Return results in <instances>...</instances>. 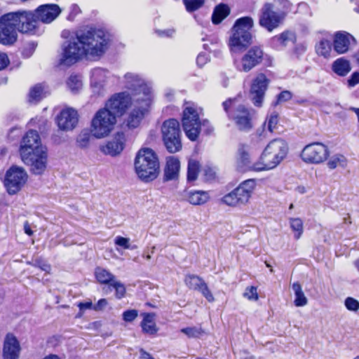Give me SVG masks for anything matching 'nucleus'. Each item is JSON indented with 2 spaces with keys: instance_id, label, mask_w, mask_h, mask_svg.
<instances>
[{
  "instance_id": "nucleus-1",
  "label": "nucleus",
  "mask_w": 359,
  "mask_h": 359,
  "mask_svg": "<svg viewBox=\"0 0 359 359\" xmlns=\"http://www.w3.org/2000/svg\"><path fill=\"white\" fill-rule=\"evenodd\" d=\"M57 4L39 6L34 12L18 11L3 15L0 18V43L13 44L18 38V32L34 35L38 33V22L50 23L60 14Z\"/></svg>"
},
{
  "instance_id": "nucleus-2",
  "label": "nucleus",
  "mask_w": 359,
  "mask_h": 359,
  "mask_svg": "<svg viewBox=\"0 0 359 359\" xmlns=\"http://www.w3.org/2000/svg\"><path fill=\"white\" fill-rule=\"evenodd\" d=\"M20 153L22 161L30 167L33 174L44 172L48 160L47 149L41 144L36 130H30L26 133L21 141Z\"/></svg>"
},
{
  "instance_id": "nucleus-3",
  "label": "nucleus",
  "mask_w": 359,
  "mask_h": 359,
  "mask_svg": "<svg viewBox=\"0 0 359 359\" xmlns=\"http://www.w3.org/2000/svg\"><path fill=\"white\" fill-rule=\"evenodd\" d=\"M79 40L91 57H99L107 50L109 43V34L102 29L89 27L76 32Z\"/></svg>"
},
{
  "instance_id": "nucleus-4",
  "label": "nucleus",
  "mask_w": 359,
  "mask_h": 359,
  "mask_svg": "<svg viewBox=\"0 0 359 359\" xmlns=\"http://www.w3.org/2000/svg\"><path fill=\"white\" fill-rule=\"evenodd\" d=\"M135 168L142 181L148 182L155 180L159 172V161L155 152L149 148L140 149L135 159Z\"/></svg>"
},
{
  "instance_id": "nucleus-5",
  "label": "nucleus",
  "mask_w": 359,
  "mask_h": 359,
  "mask_svg": "<svg viewBox=\"0 0 359 359\" xmlns=\"http://www.w3.org/2000/svg\"><path fill=\"white\" fill-rule=\"evenodd\" d=\"M253 26L254 20L250 16L242 17L236 20L229 42L231 51H241L252 43V35L250 30Z\"/></svg>"
},
{
  "instance_id": "nucleus-6",
  "label": "nucleus",
  "mask_w": 359,
  "mask_h": 359,
  "mask_svg": "<svg viewBox=\"0 0 359 359\" xmlns=\"http://www.w3.org/2000/svg\"><path fill=\"white\" fill-rule=\"evenodd\" d=\"M287 152L286 143L281 139L271 141L261 156V163H256L254 170H269L276 167L285 157Z\"/></svg>"
},
{
  "instance_id": "nucleus-7",
  "label": "nucleus",
  "mask_w": 359,
  "mask_h": 359,
  "mask_svg": "<svg viewBox=\"0 0 359 359\" xmlns=\"http://www.w3.org/2000/svg\"><path fill=\"white\" fill-rule=\"evenodd\" d=\"M116 123L115 116L107 108H101L94 114L90 122V133L97 139L107 137Z\"/></svg>"
},
{
  "instance_id": "nucleus-8",
  "label": "nucleus",
  "mask_w": 359,
  "mask_h": 359,
  "mask_svg": "<svg viewBox=\"0 0 359 359\" xmlns=\"http://www.w3.org/2000/svg\"><path fill=\"white\" fill-rule=\"evenodd\" d=\"M163 141L166 149L170 153L181 150V130L180 123L175 118L165 121L161 126Z\"/></svg>"
},
{
  "instance_id": "nucleus-9",
  "label": "nucleus",
  "mask_w": 359,
  "mask_h": 359,
  "mask_svg": "<svg viewBox=\"0 0 359 359\" xmlns=\"http://www.w3.org/2000/svg\"><path fill=\"white\" fill-rule=\"evenodd\" d=\"M186 104L183 111L182 127L187 137L191 141H196L201 132L199 114L193 102H186Z\"/></svg>"
},
{
  "instance_id": "nucleus-10",
  "label": "nucleus",
  "mask_w": 359,
  "mask_h": 359,
  "mask_svg": "<svg viewBox=\"0 0 359 359\" xmlns=\"http://www.w3.org/2000/svg\"><path fill=\"white\" fill-rule=\"evenodd\" d=\"M84 56H88L83 44L78 36L64 42L62 44V53L60 59V65L71 66L78 62Z\"/></svg>"
},
{
  "instance_id": "nucleus-11",
  "label": "nucleus",
  "mask_w": 359,
  "mask_h": 359,
  "mask_svg": "<svg viewBox=\"0 0 359 359\" xmlns=\"http://www.w3.org/2000/svg\"><path fill=\"white\" fill-rule=\"evenodd\" d=\"M126 87L133 93V101L144 102L145 105L151 104V88L138 75L127 73L125 75Z\"/></svg>"
},
{
  "instance_id": "nucleus-12",
  "label": "nucleus",
  "mask_w": 359,
  "mask_h": 359,
  "mask_svg": "<svg viewBox=\"0 0 359 359\" xmlns=\"http://www.w3.org/2000/svg\"><path fill=\"white\" fill-rule=\"evenodd\" d=\"M255 187V182L253 180H245L231 192L226 194L222 201L229 206L244 205L248 202Z\"/></svg>"
},
{
  "instance_id": "nucleus-13",
  "label": "nucleus",
  "mask_w": 359,
  "mask_h": 359,
  "mask_svg": "<svg viewBox=\"0 0 359 359\" xmlns=\"http://www.w3.org/2000/svg\"><path fill=\"white\" fill-rule=\"evenodd\" d=\"M283 21V15L273 10L271 3H265L259 10V25L269 32L278 28Z\"/></svg>"
},
{
  "instance_id": "nucleus-14",
  "label": "nucleus",
  "mask_w": 359,
  "mask_h": 359,
  "mask_svg": "<svg viewBox=\"0 0 359 359\" xmlns=\"http://www.w3.org/2000/svg\"><path fill=\"white\" fill-rule=\"evenodd\" d=\"M328 155L327 146L320 142H313L304 147L300 156L306 163L319 164L325 161Z\"/></svg>"
},
{
  "instance_id": "nucleus-15",
  "label": "nucleus",
  "mask_w": 359,
  "mask_h": 359,
  "mask_svg": "<svg viewBox=\"0 0 359 359\" xmlns=\"http://www.w3.org/2000/svg\"><path fill=\"white\" fill-rule=\"evenodd\" d=\"M27 179V172L22 168L16 165L10 168L6 172L4 180L8 194H16L25 184Z\"/></svg>"
},
{
  "instance_id": "nucleus-16",
  "label": "nucleus",
  "mask_w": 359,
  "mask_h": 359,
  "mask_svg": "<svg viewBox=\"0 0 359 359\" xmlns=\"http://www.w3.org/2000/svg\"><path fill=\"white\" fill-rule=\"evenodd\" d=\"M255 111L249 109L243 104L238 105L232 112V116L230 119L234 121L237 128L242 131L248 132L252 127V118Z\"/></svg>"
},
{
  "instance_id": "nucleus-17",
  "label": "nucleus",
  "mask_w": 359,
  "mask_h": 359,
  "mask_svg": "<svg viewBox=\"0 0 359 359\" xmlns=\"http://www.w3.org/2000/svg\"><path fill=\"white\" fill-rule=\"evenodd\" d=\"M132 102V97L126 92L114 95L105 104L104 108L112 113L115 118L121 116Z\"/></svg>"
},
{
  "instance_id": "nucleus-18",
  "label": "nucleus",
  "mask_w": 359,
  "mask_h": 359,
  "mask_svg": "<svg viewBox=\"0 0 359 359\" xmlns=\"http://www.w3.org/2000/svg\"><path fill=\"white\" fill-rule=\"evenodd\" d=\"M269 82V80L262 73L259 74L253 80L250 87V97L255 106L258 107L262 106Z\"/></svg>"
},
{
  "instance_id": "nucleus-19",
  "label": "nucleus",
  "mask_w": 359,
  "mask_h": 359,
  "mask_svg": "<svg viewBox=\"0 0 359 359\" xmlns=\"http://www.w3.org/2000/svg\"><path fill=\"white\" fill-rule=\"evenodd\" d=\"M264 51L260 46L251 47L241 59V71L250 72L255 67L262 63L264 59Z\"/></svg>"
},
{
  "instance_id": "nucleus-20",
  "label": "nucleus",
  "mask_w": 359,
  "mask_h": 359,
  "mask_svg": "<svg viewBox=\"0 0 359 359\" xmlns=\"http://www.w3.org/2000/svg\"><path fill=\"white\" fill-rule=\"evenodd\" d=\"M79 122V114L72 107L63 109L57 116V123L60 130H72L76 128Z\"/></svg>"
},
{
  "instance_id": "nucleus-21",
  "label": "nucleus",
  "mask_w": 359,
  "mask_h": 359,
  "mask_svg": "<svg viewBox=\"0 0 359 359\" xmlns=\"http://www.w3.org/2000/svg\"><path fill=\"white\" fill-rule=\"evenodd\" d=\"M184 282L189 288L201 292L208 302H214L215 298L212 292L205 282L201 278L196 275H187L185 277Z\"/></svg>"
},
{
  "instance_id": "nucleus-22",
  "label": "nucleus",
  "mask_w": 359,
  "mask_h": 359,
  "mask_svg": "<svg viewBox=\"0 0 359 359\" xmlns=\"http://www.w3.org/2000/svg\"><path fill=\"white\" fill-rule=\"evenodd\" d=\"M355 38L346 32H338L334 34L333 41L334 50L338 54H344L355 44Z\"/></svg>"
},
{
  "instance_id": "nucleus-23",
  "label": "nucleus",
  "mask_w": 359,
  "mask_h": 359,
  "mask_svg": "<svg viewBox=\"0 0 359 359\" xmlns=\"http://www.w3.org/2000/svg\"><path fill=\"white\" fill-rule=\"evenodd\" d=\"M21 347L18 339L13 334H7L4 343V359H18Z\"/></svg>"
},
{
  "instance_id": "nucleus-24",
  "label": "nucleus",
  "mask_w": 359,
  "mask_h": 359,
  "mask_svg": "<svg viewBox=\"0 0 359 359\" xmlns=\"http://www.w3.org/2000/svg\"><path fill=\"white\" fill-rule=\"evenodd\" d=\"M126 136L124 133L118 132L114 135V138L107 142L103 149V151L111 156H116L120 154L125 145Z\"/></svg>"
},
{
  "instance_id": "nucleus-25",
  "label": "nucleus",
  "mask_w": 359,
  "mask_h": 359,
  "mask_svg": "<svg viewBox=\"0 0 359 359\" xmlns=\"http://www.w3.org/2000/svg\"><path fill=\"white\" fill-rule=\"evenodd\" d=\"M248 150L249 147L248 145L244 144L238 145L236 154V166L240 171L243 172L248 169L254 170L253 166L256 163L251 165Z\"/></svg>"
},
{
  "instance_id": "nucleus-26",
  "label": "nucleus",
  "mask_w": 359,
  "mask_h": 359,
  "mask_svg": "<svg viewBox=\"0 0 359 359\" xmlns=\"http://www.w3.org/2000/svg\"><path fill=\"white\" fill-rule=\"evenodd\" d=\"M139 106L135 107L130 113L127 120L126 126L128 128H136L142 120L146 111L149 105H145L144 102H137Z\"/></svg>"
},
{
  "instance_id": "nucleus-27",
  "label": "nucleus",
  "mask_w": 359,
  "mask_h": 359,
  "mask_svg": "<svg viewBox=\"0 0 359 359\" xmlns=\"http://www.w3.org/2000/svg\"><path fill=\"white\" fill-rule=\"evenodd\" d=\"M180 168V161L173 156L167 158L166 165L164 169V180L170 181L178 177Z\"/></svg>"
},
{
  "instance_id": "nucleus-28",
  "label": "nucleus",
  "mask_w": 359,
  "mask_h": 359,
  "mask_svg": "<svg viewBox=\"0 0 359 359\" xmlns=\"http://www.w3.org/2000/svg\"><path fill=\"white\" fill-rule=\"evenodd\" d=\"M106 72L104 69L100 68L95 69L92 72L91 86L93 89V92L98 95L102 94L104 86L103 83L104 81L102 78L105 77Z\"/></svg>"
},
{
  "instance_id": "nucleus-29",
  "label": "nucleus",
  "mask_w": 359,
  "mask_h": 359,
  "mask_svg": "<svg viewBox=\"0 0 359 359\" xmlns=\"http://www.w3.org/2000/svg\"><path fill=\"white\" fill-rule=\"evenodd\" d=\"M187 201L192 205H202L208 201V192L203 191H190L187 193Z\"/></svg>"
},
{
  "instance_id": "nucleus-30",
  "label": "nucleus",
  "mask_w": 359,
  "mask_h": 359,
  "mask_svg": "<svg viewBox=\"0 0 359 359\" xmlns=\"http://www.w3.org/2000/svg\"><path fill=\"white\" fill-rule=\"evenodd\" d=\"M332 69L337 75L344 76L350 72L351 67L348 60L341 57L333 62Z\"/></svg>"
},
{
  "instance_id": "nucleus-31",
  "label": "nucleus",
  "mask_w": 359,
  "mask_h": 359,
  "mask_svg": "<svg viewBox=\"0 0 359 359\" xmlns=\"http://www.w3.org/2000/svg\"><path fill=\"white\" fill-rule=\"evenodd\" d=\"M230 13L229 7L224 4L217 6L212 15V22L215 25L219 24Z\"/></svg>"
},
{
  "instance_id": "nucleus-32",
  "label": "nucleus",
  "mask_w": 359,
  "mask_h": 359,
  "mask_svg": "<svg viewBox=\"0 0 359 359\" xmlns=\"http://www.w3.org/2000/svg\"><path fill=\"white\" fill-rule=\"evenodd\" d=\"M141 327L144 332L149 334H154L157 332L158 328L154 322V316L152 313H144V318L141 323Z\"/></svg>"
},
{
  "instance_id": "nucleus-33",
  "label": "nucleus",
  "mask_w": 359,
  "mask_h": 359,
  "mask_svg": "<svg viewBox=\"0 0 359 359\" xmlns=\"http://www.w3.org/2000/svg\"><path fill=\"white\" fill-rule=\"evenodd\" d=\"M347 158L341 154H336L333 156H332L327 163V167L331 169L334 170L337 168V167H341L342 168H344L347 165Z\"/></svg>"
},
{
  "instance_id": "nucleus-34",
  "label": "nucleus",
  "mask_w": 359,
  "mask_h": 359,
  "mask_svg": "<svg viewBox=\"0 0 359 359\" xmlns=\"http://www.w3.org/2000/svg\"><path fill=\"white\" fill-rule=\"evenodd\" d=\"M95 276L98 282L102 284H107L108 286L115 280V276L112 273L100 267L95 270Z\"/></svg>"
},
{
  "instance_id": "nucleus-35",
  "label": "nucleus",
  "mask_w": 359,
  "mask_h": 359,
  "mask_svg": "<svg viewBox=\"0 0 359 359\" xmlns=\"http://www.w3.org/2000/svg\"><path fill=\"white\" fill-rule=\"evenodd\" d=\"M295 299L294 304L297 307L305 306L308 304V299L302 291V287L298 283H293Z\"/></svg>"
},
{
  "instance_id": "nucleus-36",
  "label": "nucleus",
  "mask_w": 359,
  "mask_h": 359,
  "mask_svg": "<svg viewBox=\"0 0 359 359\" xmlns=\"http://www.w3.org/2000/svg\"><path fill=\"white\" fill-rule=\"evenodd\" d=\"M200 163L198 161L190 159L187 168V180L189 182L195 181L198 175Z\"/></svg>"
},
{
  "instance_id": "nucleus-37",
  "label": "nucleus",
  "mask_w": 359,
  "mask_h": 359,
  "mask_svg": "<svg viewBox=\"0 0 359 359\" xmlns=\"http://www.w3.org/2000/svg\"><path fill=\"white\" fill-rule=\"evenodd\" d=\"M104 290L107 292L108 291H111L112 290H115V296L117 299H121L125 296L126 294V287L124 285L121 283L120 281H118L115 280L114 281L111 282V285L107 286V288L104 287Z\"/></svg>"
},
{
  "instance_id": "nucleus-38",
  "label": "nucleus",
  "mask_w": 359,
  "mask_h": 359,
  "mask_svg": "<svg viewBox=\"0 0 359 359\" xmlns=\"http://www.w3.org/2000/svg\"><path fill=\"white\" fill-rule=\"evenodd\" d=\"M316 50L318 55L327 57L332 50L330 41L326 39L320 41L316 46Z\"/></svg>"
},
{
  "instance_id": "nucleus-39",
  "label": "nucleus",
  "mask_w": 359,
  "mask_h": 359,
  "mask_svg": "<svg viewBox=\"0 0 359 359\" xmlns=\"http://www.w3.org/2000/svg\"><path fill=\"white\" fill-rule=\"evenodd\" d=\"M90 130L84 129L81 130L76 137V145L81 149H86L88 147L91 137Z\"/></svg>"
},
{
  "instance_id": "nucleus-40",
  "label": "nucleus",
  "mask_w": 359,
  "mask_h": 359,
  "mask_svg": "<svg viewBox=\"0 0 359 359\" xmlns=\"http://www.w3.org/2000/svg\"><path fill=\"white\" fill-rule=\"evenodd\" d=\"M67 84L73 93H77L83 86L81 77L77 75H71L67 81Z\"/></svg>"
},
{
  "instance_id": "nucleus-41",
  "label": "nucleus",
  "mask_w": 359,
  "mask_h": 359,
  "mask_svg": "<svg viewBox=\"0 0 359 359\" xmlns=\"http://www.w3.org/2000/svg\"><path fill=\"white\" fill-rule=\"evenodd\" d=\"M291 33L289 31H285L279 35L274 36L271 38V42L274 44L279 45L284 48L287 46V43L290 41Z\"/></svg>"
},
{
  "instance_id": "nucleus-42",
  "label": "nucleus",
  "mask_w": 359,
  "mask_h": 359,
  "mask_svg": "<svg viewBox=\"0 0 359 359\" xmlns=\"http://www.w3.org/2000/svg\"><path fill=\"white\" fill-rule=\"evenodd\" d=\"M43 88L41 84L34 86L29 91V102H39L42 98Z\"/></svg>"
},
{
  "instance_id": "nucleus-43",
  "label": "nucleus",
  "mask_w": 359,
  "mask_h": 359,
  "mask_svg": "<svg viewBox=\"0 0 359 359\" xmlns=\"http://www.w3.org/2000/svg\"><path fill=\"white\" fill-rule=\"evenodd\" d=\"M180 332L186 334L189 338L199 337L203 333V330L201 327H184L181 329Z\"/></svg>"
},
{
  "instance_id": "nucleus-44",
  "label": "nucleus",
  "mask_w": 359,
  "mask_h": 359,
  "mask_svg": "<svg viewBox=\"0 0 359 359\" xmlns=\"http://www.w3.org/2000/svg\"><path fill=\"white\" fill-rule=\"evenodd\" d=\"M304 231L303 222L299 218L293 219V237L299 239Z\"/></svg>"
},
{
  "instance_id": "nucleus-45",
  "label": "nucleus",
  "mask_w": 359,
  "mask_h": 359,
  "mask_svg": "<svg viewBox=\"0 0 359 359\" xmlns=\"http://www.w3.org/2000/svg\"><path fill=\"white\" fill-rule=\"evenodd\" d=\"M188 12H193L200 8L204 4V0H183Z\"/></svg>"
},
{
  "instance_id": "nucleus-46",
  "label": "nucleus",
  "mask_w": 359,
  "mask_h": 359,
  "mask_svg": "<svg viewBox=\"0 0 359 359\" xmlns=\"http://www.w3.org/2000/svg\"><path fill=\"white\" fill-rule=\"evenodd\" d=\"M31 264L47 273H49L51 269L50 265L48 264L46 260L41 257H37L33 259Z\"/></svg>"
},
{
  "instance_id": "nucleus-47",
  "label": "nucleus",
  "mask_w": 359,
  "mask_h": 359,
  "mask_svg": "<svg viewBox=\"0 0 359 359\" xmlns=\"http://www.w3.org/2000/svg\"><path fill=\"white\" fill-rule=\"evenodd\" d=\"M267 128L270 133H273L277 126L278 122V116L276 112H273L266 119Z\"/></svg>"
},
{
  "instance_id": "nucleus-48",
  "label": "nucleus",
  "mask_w": 359,
  "mask_h": 359,
  "mask_svg": "<svg viewBox=\"0 0 359 359\" xmlns=\"http://www.w3.org/2000/svg\"><path fill=\"white\" fill-rule=\"evenodd\" d=\"M344 304L348 311L355 312L359 310V302L353 297H347Z\"/></svg>"
},
{
  "instance_id": "nucleus-49",
  "label": "nucleus",
  "mask_w": 359,
  "mask_h": 359,
  "mask_svg": "<svg viewBox=\"0 0 359 359\" xmlns=\"http://www.w3.org/2000/svg\"><path fill=\"white\" fill-rule=\"evenodd\" d=\"M244 297L250 300H257L258 294L257 287L254 286L247 287L245 292H244Z\"/></svg>"
},
{
  "instance_id": "nucleus-50",
  "label": "nucleus",
  "mask_w": 359,
  "mask_h": 359,
  "mask_svg": "<svg viewBox=\"0 0 359 359\" xmlns=\"http://www.w3.org/2000/svg\"><path fill=\"white\" fill-rule=\"evenodd\" d=\"M138 315V312L135 309L127 310L123 313V318L126 322H132Z\"/></svg>"
},
{
  "instance_id": "nucleus-51",
  "label": "nucleus",
  "mask_w": 359,
  "mask_h": 359,
  "mask_svg": "<svg viewBox=\"0 0 359 359\" xmlns=\"http://www.w3.org/2000/svg\"><path fill=\"white\" fill-rule=\"evenodd\" d=\"M116 245L122 247L123 249H128L130 248V239L122 236H116L114 240Z\"/></svg>"
},
{
  "instance_id": "nucleus-52",
  "label": "nucleus",
  "mask_w": 359,
  "mask_h": 359,
  "mask_svg": "<svg viewBox=\"0 0 359 359\" xmlns=\"http://www.w3.org/2000/svg\"><path fill=\"white\" fill-rule=\"evenodd\" d=\"M292 98V94L288 90H285L281 92L277 95V100L275 104H278L282 102H284L287 100H289Z\"/></svg>"
},
{
  "instance_id": "nucleus-53",
  "label": "nucleus",
  "mask_w": 359,
  "mask_h": 359,
  "mask_svg": "<svg viewBox=\"0 0 359 359\" xmlns=\"http://www.w3.org/2000/svg\"><path fill=\"white\" fill-rule=\"evenodd\" d=\"M235 100L236 99L229 98L222 103L224 110L226 112L229 118H231L232 116V112H231L229 109L233 106V104L235 102Z\"/></svg>"
},
{
  "instance_id": "nucleus-54",
  "label": "nucleus",
  "mask_w": 359,
  "mask_h": 359,
  "mask_svg": "<svg viewBox=\"0 0 359 359\" xmlns=\"http://www.w3.org/2000/svg\"><path fill=\"white\" fill-rule=\"evenodd\" d=\"M209 60V55L205 53H201L198 55L196 58L197 65L202 67Z\"/></svg>"
},
{
  "instance_id": "nucleus-55",
  "label": "nucleus",
  "mask_w": 359,
  "mask_h": 359,
  "mask_svg": "<svg viewBox=\"0 0 359 359\" xmlns=\"http://www.w3.org/2000/svg\"><path fill=\"white\" fill-rule=\"evenodd\" d=\"M359 83V72H354L348 80V84L350 87H353Z\"/></svg>"
},
{
  "instance_id": "nucleus-56",
  "label": "nucleus",
  "mask_w": 359,
  "mask_h": 359,
  "mask_svg": "<svg viewBox=\"0 0 359 359\" xmlns=\"http://www.w3.org/2000/svg\"><path fill=\"white\" fill-rule=\"evenodd\" d=\"M297 13H303L306 15L310 14L309 7L306 3H300L297 6Z\"/></svg>"
},
{
  "instance_id": "nucleus-57",
  "label": "nucleus",
  "mask_w": 359,
  "mask_h": 359,
  "mask_svg": "<svg viewBox=\"0 0 359 359\" xmlns=\"http://www.w3.org/2000/svg\"><path fill=\"white\" fill-rule=\"evenodd\" d=\"M9 64V60L7 55L0 52V70L5 69Z\"/></svg>"
},
{
  "instance_id": "nucleus-58",
  "label": "nucleus",
  "mask_w": 359,
  "mask_h": 359,
  "mask_svg": "<svg viewBox=\"0 0 359 359\" xmlns=\"http://www.w3.org/2000/svg\"><path fill=\"white\" fill-rule=\"evenodd\" d=\"M156 33L160 36H172L175 33V29H169L165 30H157Z\"/></svg>"
},
{
  "instance_id": "nucleus-59",
  "label": "nucleus",
  "mask_w": 359,
  "mask_h": 359,
  "mask_svg": "<svg viewBox=\"0 0 359 359\" xmlns=\"http://www.w3.org/2000/svg\"><path fill=\"white\" fill-rule=\"evenodd\" d=\"M107 304V301L105 299H101L98 301L97 304H95L93 307L94 310L99 311L102 310L104 307H105Z\"/></svg>"
},
{
  "instance_id": "nucleus-60",
  "label": "nucleus",
  "mask_w": 359,
  "mask_h": 359,
  "mask_svg": "<svg viewBox=\"0 0 359 359\" xmlns=\"http://www.w3.org/2000/svg\"><path fill=\"white\" fill-rule=\"evenodd\" d=\"M92 306L93 304L90 302H81L79 304L80 311H83L84 310L91 309Z\"/></svg>"
},
{
  "instance_id": "nucleus-61",
  "label": "nucleus",
  "mask_w": 359,
  "mask_h": 359,
  "mask_svg": "<svg viewBox=\"0 0 359 359\" xmlns=\"http://www.w3.org/2000/svg\"><path fill=\"white\" fill-rule=\"evenodd\" d=\"M24 231H25V233L29 236H32L33 235V231L32 230L31 227H30V225L28 223V222H25V224H24Z\"/></svg>"
},
{
  "instance_id": "nucleus-62",
  "label": "nucleus",
  "mask_w": 359,
  "mask_h": 359,
  "mask_svg": "<svg viewBox=\"0 0 359 359\" xmlns=\"http://www.w3.org/2000/svg\"><path fill=\"white\" fill-rule=\"evenodd\" d=\"M140 359H154V358L149 353L144 351L143 349H141Z\"/></svg>"
},
{
  "instance_id": "nucleus-63",
  "label": "nucleus",
  "mask_w": 359,
  "mask_h": 359,
  "mask_svg": "<svg viewBox=\"0 0 359 359\" xmlns=\"http://www.w3.org/2000/svg\"><path fill=\"white\" fill-rule=\"evenodd\" d=\"M80 8L76 4H73L71 6V13L74 15H76L80 13Z\"/></svg>"
},
{
  "instance_id": "nucleus-64",
  "label": "nucleus",
  "mask_w": 359,
  "mask_h": 359,
  "mask_svg": "<svg viewBox=\"0 0 359 359\" xmlns=\"http://www.w3.org/2000/svg\"><path fill=\"white\" fill-rule=\"evenodd\" d=\"M296 191L297 192H299V194H303L304 193L306 192V189L305 187L304 186H298L297 188H296Z\"/></svg>"
}]
</instances>
